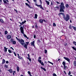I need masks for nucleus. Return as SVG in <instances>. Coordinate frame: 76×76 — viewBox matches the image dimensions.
Masks as SVG:
<instances>
[{
    "instance_id": "obj_41",
    "label": "nucleus",
    "mask_w": 76,
    "mask_h": 76,
    "mask_svg": "<svg viewBox=\"0 0 76 76\" xmlns=\"http://www.w3.org/2000/svg\"><path fill=\"white\" fill-rule=\"evenodd\" d=\"M39 59V60H40V59H41V57H39L38 59V61Z\"/></svg>"
},
{
    "instance_id": "obj_64",
    "label": "nucleus",
    "mask_w": 76,
    "mask_h": 76,
    "mask_svg": "<svg viewBox=\"0 0 76 76\" xmlns=\"http://www.w3.org/2000/svg\"><path fill=\"white\" fill-rule=\"evenodd\" d=\"M70 76H73L72 75H70Z\"/></svg>"
},
{
    "instance_id": "obj_56",
    "label": "nucleus",
    "mask_w": 76,
    "mask_h": 76,
    "mask_svg": "<svg viewBox=\"0 0 76 76\" xmlns=\"http://www.w3.org/2000/svg\"><path fill=\"white\" fill-rule=\"evenodd\" d=\"M17 55H18V57H19L20 56L18 54Z\"/></svg>"
},
{
    "instance_id": "obj_47",
    "label": "nucleus",
    "mask_w": 76,
    "mask_h": 76,
    "mask_svg": "<svg viewBox=\"0 0 76 76\" xmlns=\"http://www.w3.org/2000/svg\"><path fill=\"white\" fill-rule=\"evenodd\" d=\"M56 3H57V4H60V3L58 1H56Z\"/></svg>"
},
{
    "instance_id": "obj_29",
    "label": "nucleus",
    "mask_w": 76,
    "mask_h": 76,
    "mask_svg": "<svg viewBox=\"0 0 76 76\" xmlns=\"http://www.w3.org/2000/svg\"><path fill=\"white\" fill-rule=\"evenodd\" d=\"M48 63H50V64H52V66L53 65V63L50 61H48Z\"/></svg>"
},
{
    "instance_id": "obj_36",
    "label": "nucleus",
    "mask_w": 76,
    "mask_h": 76,
    "mask_svg": "<svg viewBox=\"0 0 76 76\" xmlns=\"http://www.w3.org/2000/svg\"><path fill=\"white\" fill-rule=\"evenodd\" d=\"M45 54H47V50H45Z\"/></svg>"
},
{
    "instance_id": "obj_55",
    "label": "nucleus",
    "mask_w": 76,
    "mask_h": 76,
    "mask_svg": "<svg viewBox=\"0 0 76 76\" xmlns=\"http://www.w3.org/2000/svg\"><path fill=\"white\" fill-rule=\"evenodd\" d=\"M43 21L45 22H46V21H45V20H43Z\"/></svg>"
},
{
    "instance_id": "obj_27",
    "label": "nucleus",
    "mask_w": 76,
    "mask_h": 76,
    "mask_svg": "<svg viewBox=\"0 0 76 76\" xmlns=\"http://www.w3.org/2000/svg\"><path fill=\"white\" fill-rule=\"evenodd\" d=\"M68 75H69V76L71 75V72L70 71H69V72L68 73Z\"/></svg>"
},
{
    "instance_id": "obj_63",
    "label": "nucleus",
    "mask_w": 76,
    "mask_h": 76,
    "mask_svg": "<svg viewBox=\"0 0 76 76\" xmlns=\"http://www.w3.org/2000/svg\"><path fill=\"white\" fill-rule=\"evenodd\" d=\"M28 65H29V63H28Z\"/></svg>"
},
{
    "instance_id": "obj_21",
    "label": "nucleus",
    "mask_w": 76,
    "mask_h": 76,
    "mask_svg": "<svg viewBox=\"0 0 76 76\" xmlns=\"http://www.w3.org/2000/svg\"><path fill=\"white\" fill-rule=\"evenodd\" d=\"M28 73L30 76H32V75H31V72H30V71H28Z\"/></svg>"
},
{
    "instance_id": "obj_39",
    "label": "nucleus",
    "mask_w": 76,
    "mask_h": 76,
    "mask_svg": "<svg viewBox=\"0 0 76 76\" xmlns=\"http://www.w3.org/2000/svg\"><path fill=\"white\" fill-rule=\"evenodd\" d=\"M36 37H37V35H34V38H36Z\"/></svg>"
},
{
    "instance_id": "obj_1",
    "label": "nucleus",
    "mask_w": 76,
    "mask_h": 76,
    "mask_svg": "<svg viewBox=\"0 0 76 76\" xmlns=\"http://www.w3.org/2000/svg\"><path fill=\"white\" fill-rule=\"evenodd\" d=\"M16 39L17 41H18L23 46H24V47L27 49V46L29 44V42H26L25 43H24L25 42V41L24 40L22 39H18L17 37H16Z\"/></svg>"
},
{
    "instance_id": "obj_43",
    "label": "nucleus",
    "mask_w": 76,
    "mask_h": 76,
    "mask_svg": "<svg viewBox=\"0 0 76 76\" xmlns=\"http://www.w3.org/2000/svg\"><path fill=\"white\" fill-rule=\"evenodd\" d=\"M5 68L7 69V66L6 65H5Z\"/></svg>"
},
{
    "instance_id": "obj_5",
    "label": "nucleus",
    "mask_w": 76,
    "mask_h": 76,
    "mask_svg": "<svg viewBox=\"0 0 76 76\" xmlns=\"http://www.w3.org/2000/svg\"><path fill=\"white\" fill-rule=\"evenodd\" d=\"M38 61H39V63L41 64V65H42V66H44V63H43V62H42V61H41V60L39 59L38 60Z\"/></svg>"
},
{
    "instance_id": "obj_37",
    "label": "nucleus",
    "mask_w": 76,
    "mask_h": 76,
    "mask_svg": "<svg viewBox=\"0 0 76 76\" xmlns=\"http://www.w3.org/2000/svg\"><path fill=\"white\" fill-rule=\"evenodd\" d=\"M66 7H67V8L69 7V5H68V4H66Z\"/></svg>"
},
{
    "instance_id": "obj_17",
    "label": "nucleus",
    "mask_w": 76,
    "mask_h": 76,
    "mask_svg": "<svg viewBox=\"0 0 76 76\" xmlns=\"http://www.w3.org/2000/svg\"><path fill=\"white\" fill-rule=\"evenodd\" d=\"M6 62V61L4 59H3L2 60V64H4Z\"/></svg>"
},
{
    "instance_id": "obj_48",
    "label": "nucleus",
    "mask_w": 76,
    "mask_h": 76,
    "mask_svg": "<svg viewBox=\"0 0 76 76\" xmlns=\"http://www.w3.org/2000/svg\"><path fill=\"white\" fill-rule=\"evenodd\" d=\"M35 28H36V29H37L38 28V26H37V25H36L35 26Z\"/></svg>"
},
{
    "instance_id": "obj_10",
    "label": "nucleus",
    "mask_w": 76,
    "mask_h": 76,
    "mask_svg": "<svg viewBox=\"0 0 76 76\" xmlns=\"http://www.w3.org/2000/svg\"><path fill=\"white\" fill-rule=\"evenodd\" d=\"M26 20H24V22H22L21 25H20V26H22V25H23L25 23H26Z\"/></svg>"
},
{
    "instance_id": "obj_60",
    "label": "nucleus",
    "mask_w": 76,
    "mask_h": 76,
    "mask_svg": "<svg viewBox=\"0 0 76 76\" xmlns=\"http://www.w3.org/2000/svg\"><path fill=\"white\" fill-rule=\"evenodd\" d=\"M2 1V0H0V2H1Z\"/></svg>"
},
{
    "instance_id": "obj_15",
    "label": "nucleus",
    "mask_w": 76,
    "mask_h": 76,
    "mask_svg": "<svg viewBox=\"0 0 76 76\" xmlns=\"http://www.w3.org/2000/svg\"><path fill=\"white\" fill-rule=\"evenodd\" d=\"M45 2H46L47 4L48 5H49L50 4V2L48 1H47V0H45Z\"/></svg>"
},
{
    "instance_id": "obj_18",
    "label": "nucleus",
    "mask_w": 76,
    "mask_h": 76,
    "mask_svg": "<svg viewBox=\"0 0 76 76\" xmlns=\"http://www.w3.org/2000/svg\"><path fill=\"white\" fill-rule=\"evenodd\" d=\"M39 22L40 23H43V20L42 19H40L39 20Z\"/></svg>"
},
{
    "instance_id": "obj_4",
    "label": "nucleus",
    "mask_w": 76,
    "mask_h": 76,
    "mask_svg": "<svg viewBox=\"0 0 76 76\" xmlns=\"http://www.w3.org/2000/svg\"><path fill=\"white\" fill-rule=\"evenodd\" d=\"M63 18L65 20V21H67L70 19V15H69L67 14L66 15V17H65V16L63 17Z\"/></svg>"
},
{
    "instance_id": "obj_14",
    "label": "nucleus",
    "mask_w": 76,
    "mask_h": 76,
    "mask_svg": "<svg viewBox=\"0 0 76 76\" xmlns=\"http://www.w3.org/2000/svg\"><path fill=\"white\" fill-rule=\"evenodd\" d=\"M3 1L4 3H6L7 4V2H8V3H9V1L7 0H3Z\"/></svg>"
},
{
    "instance_id": "obj_53",
    "label": "nucleus",
    "mask_w": 76,
    "mask_h": 76,
    "mask_svg": "<svg viewBox=\"0 0 76 76\" xmlns=\"http://www.w3.org/2000/svg\"><path fill=\"white\" fill-rule=\"evenodd\" d=\"M34 2H37V0H33Z\"/></svg>"
},
{
    "instance_id": "obj_50",
    "label": "nucleus",
    "mask_w": 76,
    "mask_h": 76,
    "mask_svg": "<svg viewBox=\"0 0 76 76\" xmlns=\"http://www.w3.org/2000/svg\"><path fill=\"white\" fill-rule=\"evenodd\" d=\"M6 63L7 64H8V63H9V61H6Z\"/></svg>"
},
{
    "instance_id": "obj_44",
    "label": "nucleus",
    "mask_w": 76,
    "mask_h": 76,
    "mask_svg": "<svg viewBox=\"0 0 76 76\" xmlns=\"http://www.w3.org/2000/svg\"><path fill=\"white\" fill-rule=\"evenodd\" d=\"M13 53L14 54L15 56H16V53H15V52H13Z\"/></svg>"
},
{
    "instance_id": "obj_54",
    "label": "nucleus",
    "mask_w": 76,
    "mask_h": 76,
    "mask_svg": "<svg viewBox=\"0 0 76 76\" xmlns=\"http://www.w3.org/2000/svg\"><path fill=\"white\" fill-rule=\"evenodd\" d=\"M64 73H65L66 74V71H64Z\"/></svg>"
},
{
    "instance_id": "obj_33",
    "label": "nucleus",
    "mask_w": 76,
    "mask_h": 76,
    "mask_svg": "<svg viewBox=\"0 0 76 76\" xmlns=\"http://www.w3.org/2000/svg\"><path fill=\"white\" fill-rule=\"evenodd\" d=\"M10 41L11 42H13V39H11Z\"/></svg>"
},
{
    "instance_id": "obj_51",
    "label": "nucleus",
    "mask_w": 76,
    "mask_h": 76,
    "mask_svg": "<svg viewBox=\"0 0 76 76\" xmlns=\"http://www.w3.org/2000/svg\"><path fill=\"white\" fill-rule=\"evenodd\" d=\"M14 10H15V12H16V13H18V11L17 10H16V9H14Z\"/></svg>"
},
{
    "instance_id": "obj_57",
    "label": "nucleus",
    "mask_w": 76,
    "mask_h": 76,
    "mask_svg": "<svg viewBox=\"0 0 76 76\" xmlns=\"http://www.w3.org/2000/svg\"><path fill=\"white\" fill-rule=\"evenodd\" d=\"M17 55H18V57H19L20 56L18 54Z\"/></svg>"
},
{
    "instance_id": "obj_11",
    "label": "nucleus",
    "mask_w": 76,
    "mask_h": 76,
    "mask_svg": "<svg viewBox=\"0 0 76 76\" xmlns=\"http://www.w3.org/2000/svg\"><path fill=\"white\" fill-rule=\"evenodd\" d=\"M11 38H12V36L10 35H8L7 36V39H10Z\"/></svg>"
},
{
    "instance_id": "obj_25",
    "label": "nucleus",
    "mask_w": 76,
    "mask_h": 76,
    "mask_svg": "<svg viewBox=\"0 0 76 76\" xmlns=\"http://www.w3.org/2000/svg\"><path fill=\"white\" fill-rule=\"evenodd\" d=\"M59 15H63V17L64 16V13H60L59 14Z\"/></svg>"
},
{
    "instance_id": "obj_42",
    "label": "nucleus",
    "mask_w": 76,
    "mask_h": 76,
    "mask_svg": "<svg viewBox=\"0 0 76 76\" xmlns=\"http://www.w3.org/2000/svg\"><path fill=\"white\" fill-rule=\"evenodd\" d=\"M39 1L40 3V4H42V1H41V0H39Z\"/></svg>"
},
{
    "instance_id": "obj_58",
    "label": "nucleus",
    "mask_w": 76,
    "mask_h": 76,
    "mask_svg": "<svg viewBox=\"0 0 76 76\" xmlns=\"http://www.w3.org/2000/svg\"><path fill=\"white\" fill-rule=\"evenodd\" d=\"M58 61H60V58H58Z\"/></svg>"
},
{
    "instance_id": "obj_20",
    "label": "nucleus",
    "mask_w": 76,
    "mask_h": 76,
    "mask_svg": "<svg viewBox=\"0 0 76 76\" xmlns=\"http://www.w3.org/2000/svg\"><path fill=\"white\" fill-rule=\"evenodd\" d=\"M72 28H73V29H74V31H76V27L74 26H72Z\"/></svg>"
},
{
    "instance_id": "obj_62",
    "label": "nucleus",
    "mask_w": 76,
    "mask_h": 76,
    "mask_svg": "<svg viewBox=\"0 0 76 76\" xmlns=\"http://www.w3.org/2000/svg\"><path fill=\"white\" fill-rule=\"evenodd\" d=\"M19 23L20 24V25H21V23H20V22H19Z\"/></svg>"
},
{
    "instance_id": "obj_7",
    "label": "nucleus",
    "mask_w": 76,
    "mask_h": 76,
    "mask_svg": "<svg viewBox=\"0 0 76 76\" xmlns=\"http://www.w3.org/2000/svg\"><path fill=\"white\" fill-rule=\"evenodd\" d=\"M35 5H36V6H37L38 7H39L41 8V9H42V8H43L42 7V5H38L37 4H35Z\"/></svg>"
},
{
    "instance_id": "obj_16",
    "label": "nucleus",
    "mask_w": 76,
    "mask_h": 76,
    "mask_svg": "<svg viewBox=\"0 0 76 76\" xmlns=\"http://www.w3.org/2000/svg\"><path fill=\"white\" fill-rule=\"evenodd\" d=\"M8 71H9L10 73H13V71L12 69H9V70H8Z\"/></svg>"
},
{
    "instance_id": "obj_52",
    "label": "nucleus",
    "mask_w": 76,
    "mask_h": 76,
    "mask_svg": "<svg viewBox=\"0 0 76 76\" xmlns=\"http://www.w3.org/2000/svg\"><path fill=\"white\" fill-rule=\"evenodd\" d=\"M73 43L74 44H76V42H73Z\"/></svg>"
},
{
    "instance_id": "obj_23",
    "label": "nucleus",
    "mask_w": 76,
    "mask_h": 76,
    "mask_svg": "<svg viewBox=\"0 0 76 76\" xmlns=\"http://www.w3.org/2000/svg\"><path fill=\"white\" fill-rule=\"evenodd\" d=\"M17 72H19V67L17 66Z\"/></svg>"
},
{
    "instance_id": "obj_49",
    "label": "nucleus",
    "mask_w": 76,
    "mask_h": 76,
    "mask_svg": "<svg viewBox=\"0 0 76 76\" xmlns=\"http://www.w3.org/2000/svg\"><path fill=\"white\" fill-rule=\"evenodd\" d=\"M55 8H57L58 9H59V7H55Z\"/></svg>"
},
{
    "instance_id": "obj_38",
    "label": "nucleus",
    "mask_w": 76,
    "mask_h": 76,
    "mask_svg": "<svg viewBox=\"0 0 76 76\" xmlns=\"http://www.w3.org/2000/svg\"><path fill=\"white\" fill-rule=\"evenodd\" d=\"M28 58H30V55H29V54H28Z\"/></svg>"
},
{
    "instance_id": "obj_59",
    "label": "nucleus",
    "mask_w": 76,
    "mask_h": 76,
    "mask_svg": "<svg viewBox=\"0 0 76 76\" xmlns=\"http://www.w3.org/2000/svg\"><path fill=\"white\" fill-rule=\"evenodd\" d=\"M10 20L11 21H12V19H11V18H10Z\"/></svg>"
},
{
    "instance_id": "obj_19",
    "label": "nucleus",
    "mask_w": 76,
    "mask_h": 76,
    "mask_svg": "<svg viewBox=\"0 0 76 76\" xmlns=\"http://www.w3.org/2000/svg\"><path fill=\"white\" fill-rule=\"evenodd\" d=\"M37 17H38V15L36 14H35L34 16L35 18L37 19Z\"/></svg>"
},
{
    "instance_id": "obj_6",
    "label": "nucleus",
    "mask_w": 76,
    "mask_h": 76,
    "mask_svg": "<svg viewBox=\"0 0 76 76\" xmlns=\"http://www.w3.org/2000/svg\"><path fill=\"white\" fill-rule=\"evenodd\" d=\"M64 58L65 59V60H66L67 61H68L69 63H70V59L69 58H68L66 57H64Z\"/></svg>"
},
{
    "instance_id": "obj_46",
    "label": "nucleus",
    "mask_w": 76,
    "mask_h": 76,
    "mask_svg": "<svg viewBox=\"0 0 76 76\" xmlns=\"http://www.w3.org/2000/svg\"><path fill=\"white\" fill-rule=\"evenodd\" d=\"M15 73H16V72L15 71L13 72V75H15Z\"/></svg>"
},
{
    "instance_id": "obj_28",
    "label": "nucleus",
    "mask_w": 76,
    "mask_h": 76,
    "mask_svg": "<svg viewBox=\"0 0 76 76\" xmlns=\"http://www.w3.org/2000/svg\"><path fill=\"white\" fill-rule=\"evenodd\" d=\"M13 44H16V42L15 41H13L12 42Z\"/></svg>"
},
{
    "instance_id": "obj_8",
    "label": "nucleus",
    "mask_w": 76,
    "mask_h": 76,
    "mask_svg": "<svg viewBox=\"0 0 76 76\" xmlns=\"http://www.w3.org/2000/svg\"><path fill=\"white\" fill-rule=\"evenodd\" d=\"M35 43V40H34L33 41V42H31V45L32 46H33V47H35V45L34 44Z\"/></svg>"
},
{
    "instance_id": "obj_45",
    "label": "nucleus",
    "mask_w": 76,
    "mask_h": 76,
    "mask_svg": "<svg viewBox=\"0 0 76 76\" xmlns=\"http://www.w3.org/2000/svg\"><path fill=\"white\" fill-rule=\"evenodd\" d=\"M10 48H11V50H14V49L13 48H12V47H11Z\"/></svg>"
},
{
    "instance_id": "obj_32",
    "label": "nucleus",
    "mask_w": 76,
    "mask_h": 76,
    "mask_svg": "<svg viewBox=\"0 0 76 76\" xmlns=\"http://www.w3.org/2000/svg\"><path fill=\"white\" fill-rule=\"evenodd\" d=\"M8 52L9 53H12V51L9 49L8 50Z\"/></svg>"
},
{
    "instance_id": "obj_26",
    "label": "nucleus",
    "mask_w": 76,
    "mask_h": 76,
    "mask_svg": "<svg viewBox=\"0 0 76 76\" xmlns=\"http://www.w3.org/2000/svg\"><path fill=\"white\" fill-rule=\"evenodd\" d=\"M0 21H1V22L2 23H4V21H3V20L1 19H0Z\"/></svg>"
},
{
    "instance_id": "obj_9",
    "label": "nucleus",
    "mask_w": 76,
    "mask_h": 76,
    "mask_svg": "<svg viewBox=\"0 0 76 76\" xmlns=\"http://www.w3.org/2000/svg\"><path fill=\"white\" fill-rule=\"evenodd\" d=\"M62 64H63V65H64V69H65V70L66 69V62H64L63 61L62 63Z\"/></svg>"
},
{
    "instance_id": "obj_24",
    "label": "nucleus",
    "mask_w": 76,
    "mask_h": 76,
    "mask_svg": "<svg viewBox=\"0 0 76 76\" xmlns=\"http://www.w3.org/2000/svg\"><path fill=\"white\" fill-rule=\"evenodd\" d=\"M18 58H19V59H21V60H22V59H23V58L20 57V56H18Z\"/></svg>"
},
{
    "instance_id": "obj_13",
    "label": "nucleus",
    "mask_w": 76,
    "mask_h": 76,
    "mask_svg": "<svg viewBox=\"0 0 76 76\" xmlns=\"http://www.w3.org/2000/svg\"><path fill=\"white\" fill-rule=\"evenodd\" d=\"M25 4H26V6H28V7H29V8H32V7L30 6H29V5L28 4V3H26Z\"/></svg>"
},
{
    "instance_id": "obj_30",
    "label": "nucleus",
    "mask_w": 76,
    "mask_h": 76,
    "mask_svg": "<svg viewBox=\"0 0 76 76\" xmlns=\"http://www.w3.org/2000/svg\"><path fill=\"white\" fill-rule=\"evenodd\" d=\"M69 28L70 29H72V26L71 25H70L69 27Z\"/></svg>"
},
{
    "instance_id": "obj_22",
    "label": "nucleus",
    "mask_w": 76,
    "mask_h": 76,
    "mask_svg": "<svg viewBox=\"0 0 76 76\" xmlns=\"http://www.w3.org/2000/svg\"><path fill=\"white\" fill-rule=\"evenodd\" d=\"M41 69H43L44 71H45V72H46V69H45V68H43L42 67H41Z\"/></svg>"
},
{
    "instance_id": "obj_40",
    "label": "nucleus",
    "mask_w": 76,
    "mask_h": 76,
    "mask_svg": "<svg viewBox=\"0 0 76 76\" xmlns=\"http://www.w3.org/2000/svg\"><path fill=\"white\" fill-rule=\"evenodd\" d=\"M53 76H57V75H56V74L53 73Z\"/></svg>"
},
{
    "instance_id": "obj_61",
    "label": "nucleus",
    "mask_w": 76,
    "mask_h": 76,
    "mask_svg": "<svg viewBox=\"0 0 76 76\" xmlns=\"http://www.w3.org/2000/svg\"><path fill=\"white\" fill-rule=\"evenodd\" d=\"M70 23H72V20H70Z\"/></svg>"
},
{
    "instance_id": "obj_3",
    "label": "nucleus",
    "mask_w": 76,
    "mask_h": 76,
    "mask_svg": "<svg viewBox=\"0 0 76 76\" xmlns=\"http://www.w3.org/2000/svg\"><path fill=\"white\" fill-rule=\"evenodd\" d=\"M61 5H60L59 6L60 7V12H64V7H65L64 6V4L63 2H61Z\"/></svg>"
},
{
    "instance_id": "obj_2",
    "label": "nucleus",
    "mask_w": 76,
    "mask_h": 76,
    "mask_svg": "<svg viewBox=\"0 0 76 76\" xmlns=\"http://www.w3.org/2000/svg\"><path fill=\"white\" fill-rule=\"evenodd\" d=\"M20 32L21 34H23V36L25 37L27 39H29V38L27 37V36L25 34H24V30H23V28L22 26H21L20 28Z\"/></svg>"
},
{
    "instance_id": "obj_35",
    "label": "nucleus",
    "mask_w": 76,
    "mask_h": 76,
    "mask_svg": "<svg viewBox=\"0 0 76 76\" xmlns=\"http://www.w3.org/2000/svg\"><path fill=\"white\" fill-rule=\"evenodd\" d=\"M7 34V31H5V35H6V34Z\"/></svg>"
},
{
    "instance_id": "obj_12",
    "label": "nucleus",
    "mask_w": 76,
    "mask_h": 76,
    "mask_svg": "<svg viewBox=\"0 0 76 76\" xmlns=\"http://www.w3.org/2000/svg\"><path fill=\"white\" fill-rule=\"evenodd\" d=\"M7 49H8V48H6V47L5 46L4 47V52H7Z\"/></svg>"
},
{
    "instance_id": "obj_31",
    "label": "nucleus",
    "mask_w": 76,
    "mask_h": 76,
    "mask_svg": "<svg viewBox=\"0 0 76 76\" xmlns=\"http://www.w3.org/2000/svg\"><path fill=\"white\" fill-rule=\"evenodd\" d=\"M53 26H56V23H53Z\"/></svg>"
},
{
    "instance_id": "obj_34",
    "label": "nucleus",
    "mask_w": 76,
    "mask_h": 76,
    "mask_svg": "<svg viewBox=\"0 0 76 76\" xmlns=\"http://www.w3.org/2000/svg\"><path fill=\"white\" fill-rule=\"evenodd\" d=\"M27 59H28L29 61H31V59L30 58H28V57H27Z\"/></svg>"
}]
</instances>
